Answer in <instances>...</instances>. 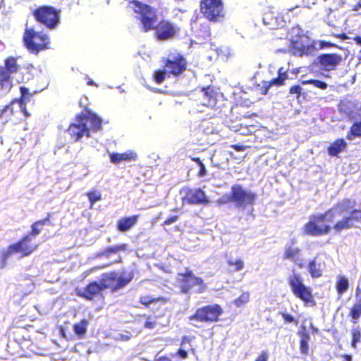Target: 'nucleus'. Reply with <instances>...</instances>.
<instances>
[{
	"instance_id": "864d4df0",
	"label": "nucleus",
	"mask_w": 361,
	"mask_h": 361,
	"mask_svg": "<svg viewBox=\"0 0 361 361\" xmlns=\"http://www.w3.org/2000/svg\"><path fill=\"white\" fill-rule=\"evenodd\" d=\"M268 355L266 352H262L261 355L256 359L255 361H267Z\"/></svg>"
},
{
	"instance_id": "8fccbe9b",
	"label": "nucleus",
	"mask_w": 361,
	"mask_h": 361,
	"mask_svg": "<svg viewBox=\"0 0 361 361\" xmlns=\"http://www.w3.org/2000/svg\"><path fill=\"white\" fill-rule=\"evenodd\" d=\"M200 170L199 171L197 172V176L199 177H203L204 176H206L207 174V170H206V168H205V166L204 164L202 163H201L200 165Z\"/></svg>"
},
{
	"instance_id": "a211bd4d",
	"label": "nucleus",
	"mask_w": 361,
	"mask_h": 361,
	"mask_svg": "<svg viewBox=\"0 0 361 361\" xmlns=\"http://www.w3.org/2000/svg\"><path fill=\"white\" fill-rule=\"evenodd\" d=\"M335 217L336 214L334 209H331L323 214L312 215L309 222L305 226H318L319 224L331 222Z\"/></svg>"
},
{
	"instance_id": "0e129e2a",
	"label": "nucleus",
	"mask_w": 361,
	"mask_h": 361,
	"mask_svg": "<svg viewBox=\"0 0 361 361\" xmlns=\"http://www.w3.org/2000/svg\"><path fill=\"white\" fill-rule=\"evenodd\" d=\"M353 41L359 45H361V37L360 36H355L353 37Z\"/></svg>"
},
{
	"instance_id": "5fc2aeb1",
	"label": "nucleus",
	"mask_w": 361,
	"mask_h": 361,
	"mask_svg": "<svg viewBox=\"0 0 361 361\" xmlns=\"http://www.w3.org/2000/svg\"><path fill=\"white\" fill-rule=\"evenodd\" d=\"M320 45H321L322 48L333 47L335 46V44L334 43H331L330 42H326V41H321L320 42Z\"/></svg>"
},
{
	"instance_id": "052dcab7",
	"label": "nucleus",
	"mask_w": 361,
	"mask_h": 361,
	"mask_svg": "<svg viewBox=\"0 0 361 361\" xmlns=\"http://www.w3.org/2000/svg\"><path fill=\"white\" fill-rule=\"evenodd\" d=\"M20 111L23 112L25 117H29L30 116V113L27 110L26 106L21 107Z\"/></svg>"
},
{
	"instance_id": "e2e57ef3",
	"label": "nucleus",
	"mask_w": 361,
	"mask_h": 361,
	"mask_svg": "<svg viewBox=\"0 0 361 361\" xmlns=\"http://www.w3.org/2000/svg\"><path fill=\"white\" fill-rule=\"evenodd\" d=\"M299 267L302 268L303 267L302 259L298 258L293 261Z\"/></svg>"
},
{
	"instance_id": "5701e85b",
	"label": "nucleus",
	"mask_w": 361,
	"mask_h": 361,
	"mask_svg": "<svg viewBox=\"0 0 361 361\" xmlns=\"http://www.w3.org/2000/svg\"><path fill=\"white\" fill-rule=\"evenodd\" d=\"M347 142L343 138L335 140L327 148V152L331 157H338L339 153L345 150Z\"/></svg>"
},
{
	"instance_id": "a19ab883",
	"label": "nucleus",
	"mask_w": 361,
	"mask_h": 361,
	"mask_svg": "<svg viewBox=\"0 0 361 361\" xmlns=\"http://www.w3.org/2000/svg\"><path fill=\"white\" fill-rule=\"evenodd\" d=\"M126 247H127L126 244H122L120 245H116V246L109 247L106 250L104 255H106L107 257H109L111 253L117 252L120 250H125L126 249Z\"/></svg>"
},
{
	"instance_id": "6e6552de",
	"label": "nucleus",
	"mask_w": 361,
	"mask_h": 361,
	"mask_svg": "<svg viewBox=\"0 0 361 361\" xmlns=\"http://www.w3.org/2000/svg\"><path fill=\"white\" fill-rule=\"evenodd\" d=\"M20 66L18 64V57L10 56L4 59V66H0V90L8 93L12 89V74L18 72Z\"/></svg>"
},
{
	"instance_id": "ea45409f",
	"label": "nucleus",
	"mask_w": 361,
	"mask_h": 361,
	"mask_svg": "<svg viewBox=\"0 0 361 361\" xmlns=\"http://www.w3.org/2000/svg\"><path fill=\"white\" fill-rule=\"evenodd\" d=\"M352 347L355 348L357 347V343L361 341V332L360 330L357 329H353L352 331Z\"/></svg>"
},
{
	"instance_id": "58836bf2",
	"label": "nucleus",
	"mask_w": 361,
	"mask_h": 361,
	"mask_svg": "<svg viewBox=\"0 0 361 361\" xmlns=\"http://www.w3.org/2000/svg\"><path fill=\"white\" fill-rule=\"evenodd\" d=\"M86 195L87 196L91 205H93L96 202L102 200V195L97 190L90 191L87 192Z\"/></svg>"
},
{
	"instance_id": "603ef678",
	"label": "nucleus",
	"mask_w": 361,
	"mask_h": 361,
	"mask_svg": "<svg viewBox=\"0 0 361 361\" xmlns=\"http://www.w3.org/2000/svg\"><path fill=\"white\" fill-rule=\"evenodd\" d=\"M178 215H173V216H171L170 217H169L168 219H166L165 221H164V224H173L174 222H176L178 219Z\"/></svg>"
},
{
	"instance_id": "4c0bfd02",
	"label": "nucleus",
	"mask_w": 361,
	"mask_h": 361,
	"mask_svg": "<svg viewBox=\"0 0 361 361\" xmlns=\"http://www.w3.org/2000/svg\"><path fill=\"white\" fill-rule=\"evenodd\" d=\"M309 340H310L309 335L304 334L302 336V339L300 341V349L301 353H302V354H307L308 353V350H309V345H308Z\"/></svg>"
},
{
	"instance_id": "423d86ee",
	"label": "nucleus",
	"mask_w": 361,
	"mask_h": 361,
	"mask_svg": "<svg viewBox=\"0 0 361 361\" xmlns=\"http://www.w3.org/2000/svg\"><path fill=\"white\" fill-rule=\"evenodd\" d=\"M288 283L293 294L305 304H314V296L312 288L307 286L303 281L301 274L292 269L291 274L288 277Z\"/></svg>"
},
{
	"instance_id": "de8ad7c7",
	"label": "nucleus",
	"mask_w": 361,
	"mask_h": 361,
	"mask_svg": "<svg viewBox=\"0 0 361 361\" xmlns=\"http://www.w3.org/2000/svg\"><path fill=\"white\" fill-rule=\"evenodd\" d=\"M20 95L25 97L27 99L29 100L30 97L32 96V94L29 92V90L25 87H20Z\"/></svg>"
},
{
	"instance_id": "f704fd0d",
	"label": "nucleus",
	"mask_w": 361,
	"mask_h": 361,
	"mask_svg": "<svg viewBox=\"0 0 361 361\" xmlns=\"http://www.w3.org/2000/svg\"><path fill=\"white\" fill-rule=\"evenodd\" d=\"M227 263L228 264L229 266L233 267V270L234 271H239L244 268V262L239 258H228L227 259Z\"/></svg>"
},
{
	"instance_id": "e433bc0d",
	"label": "nucleus",
	"mask_w": 361,
	"mask_h": 361,
	"mask_svg": "<svg viewBox=\"0 0 361 361\" xmlns=\"http://www.w3.org/2000/svg\"><path fill=\"white\" fill-rule=\"evenodd\" d=\"M250 300V294L248 292L243 293L240 296L234 300V304L236 307H241L242 305L248 302Z\"/></svg>"
},
{
	"instance_id": "ddd939ff",
	"label": "nucleus",
	"mask_w": 361,
	"mask_h": 361,
	"mask_svg": "<svg viewBox=\"0 0 361 361\" xmlns=\"http://www.w3.org/2000/svg\"><path fill=\"white\" fill-rule=\"evenodd\" d=\"M289 49L295 56H309L314 54L316 47L314 44L310 42L307 37L300 35L297 39L291 40Z\"/></svg>"
},
{
	"instance_id": "69168bd1",
	"label": "nucleus",
	"mask_w": 361,
	"mask_h": 361,
	"mask_svg": "<svg viewBox=\"0 0 361 361\" xmlns=\"http://www.w3.org/2000/svg\"><path fill=\"white\" fill-rule=\"evenodd\" d=\"M190 159H191L192 161L196 162V163L198 164V166H199L201 163H202V161H201V159H200L199 157H190Z\"/></svg>"
},
{
	"instance_id": "473e14b6",
	"label": "nucleus",
	"mask_w": 361,
	"mask_h": 361,
	"mask_svg": "<svg viewBox=\"0 0 361 361\" xmlns=\"http://www.w3.org/2000/svg\"><path fill=\"white\" fill-rule=\"evenodd\" d=\"M301 83L302 85H312L314 87L322 90H325L328 88V84L326 82L317 79L302 80Z\"/></svg>"
},
{
	"instance_id": "4d7b16f0",
	"label": "nucleus",
	"mask_w": 361,
	"mask_h": 361,
	"mask_svg": "<svg viewBox=\"0 0 361 361\" xmlns=\"http://www.w3.org/2000/svg\"><path fill=\"white\" fill-rule=\"evenodd\" d=\"M333 12V10L331 8H327V20H328V24L332 27H335L336 25L331 21L329 17H330V14Z\"/></svg>"
},
{
	"instance_id": "412c9836",
	"label": "nucleus",
	"mask_w": 361,
	"mask_h": 361,
	"mask_svg": "<svg viewBox=\"0 0 361 361\" xmlns=\"http://www.w3.org/2000/svg\"><path fill=\"white\" fill-rule=\"evenodd\" d=\"M361 225V210L353 209L350 214L338 221L334 226H359Z\"/></svg>"
},
{
	"instance_id": "79ce46f5",
	"label": "nucleus",
	"mask_w": 361,
	"mask_h": 361,
	"mask_svg": "<svg viewBox=\"0 0 361 361\" xmlns=\"http://www.w3.org/2000/svg\"><path fill=\"white\" fill-rule=\"evenodd\" d=\"M302 87L299 85H295L290 87L289 94H295L296 98L299 99L302 94Z\"/></svg>"
},
{
	"instance_id": "13d9d810",
	"label": "nucleus",
	"mask_w": 361,
	"mask_h": 361,
	"mask_svg": "<svg viewBox=\"0 0 361 361\" xmlns=\"http://www.w3.org/2000/svg\"><path fill=\"white\" fill-rule=\"evenodd\" d=\"M178 353L179 356L181 357L183 359L186 358L187 356H188L187 352L185 350H183V349H180L178 350Z\"/></svg>"
},
{
	"instance_id": "bf43d9fd",
	"label": "nucleus",
	"mask_w": 361,
	"mask_h": 361,
	"mask_svg": "<svg viewBox=\"0 0 361 361\" xmlns=\"http://www.w3.org/2000/svg\"><path fill=\"white\" fill-rule=\"evenodd\" d=\"M361 8V0H358V1L353 6V10L355 11H357Z\"/></svg>"
},
{
	"instance_id": "774afa93",
	"label": "nucleus",
	"mask_w": 361,
	"mask_h": 361,
	"mask_svg": "<svg viewBox=\"0 0 361 361\" xmlns=\"http://www.w3.org/2000/svg\"><path fill=\"white\" fill-rule=\"evenodd\" d=\"M345 361H352V357L348 355H343Z\"/></svg>"
},
{
	"instance_id": "4468645a",
	"label": "nucleus",
	"mask_w": 361,
	"mask_h": 361,
	"mask_svg": "<svg viewBox=\"0 0 361 361\" xmlns=\"http://www.w3.org/2000/svg\"><path fill=\"white\" fill-rule=\"evenodd\" d=\"M180 194H182L181 200L183 204H207L209 202L204 192L200 188L185 187L180 190Z\"/></svg>"
},
{
	"instance_id": "0eeeda50",
	"label": "nucleus",
	"mask_w": 361,
	"mask_h": 361,
	"mask_svg": "<svg viewBox=\"0 0 361 361\" xmlns=\"http://www.w3.org/2000/svg\"><path fill=\"white\" fill-rule=\"evenodd\" d=\"M200 11L209 23H221L226 18V11L223 0H200Z\"/></svg>"
},
{
	"instance_id": "2f4dec72",
	"label": "nucleus",
	"mask_w": 361,
	"mask_h": 361,
	"mask_svg": "<svg viewBox=\"0 0 361 361\" xmlns=\"http://www.w3.org/2000/svg\"><path fill=\"white\" fill-rule=\"evenodd\" d=\"M350 315L355 321L357 320L361 316V298H357L355 303L350 310Z\"/></svg>"
},
{
	"instance_id": "39448f33",
	"label": "nucleus",
	"mask_w": 361,
	"mask_h": 361,
	"mask_svg": "<svg viewBox=\"0 0 361 361\" xmlns=\"http://www.w3.org/2000/svg\"><path fill=\"white\" fill-rule=\"evenodd\" d=\"M23 42L30 53L37 55L40 51L49 49L50 39L46 33L36 31L33 27H26Z\"/></svg>"
},
{
	"instance_id": "680f3d73",
	"label": "nucleus",
	"mask_w": 361,
	"mask_h": 361,
	"mask_svg": "<svg viewBox=\"0 0 361 361\" xmlns=\"http://www.w3.org/2000/svg\"><path fill=\"white\" fill-rule=\"evenodd\" d=\"M336 37L337 38H339V39H342V40H345V39H348V37L345 33H341V34L336 35Z\"/></svg>"
},
{
	"instance_id": "dca6fc26",
	"label": "nucleus",
	"mask_w": 361,
	"mask_h": 361,
	"mask_svg": "<svg viewBox=\"0 0 361 361\" xmlns=\"http://www.w3.org/2000/svg\"><path fill=\"white\" fill-rule=\"evenodd\" d=\"M342 61L341 56L337 54H324L318 57V63L324 71L334 70Z\"/></svg>"
},
{
	"instance_id": "c85d7f7f",
	"label": "nucleus",
	"mask_w": 361,
	"mask_h": 361,
	"mask_svg": "<svg viewBox=\"0 0 361 361\" xmlns=\"http://www.w3.org/2000/svg\"><path fill=\"white\" fill-rule=\"evenodd\" d=\"M329 228L330 227H305V233L312 236H318L328 233Z\"/></svg>"
},
{
	"instance_id": "c756f323",
	"label": "nucleus",
	"mask_w": 361,
	"mask_h": 361,
	"mask_svg": "<svg viewBox=\"0 0 361 361\" xmlns=\"http://www.w3.org/2000/svg\"><path fill=\"white\" fill-rule=\"evenodd\" d=\"M300 250L295 246H288L286 248L284 252V257L286 259H291L292 261L295 260L300 257Z\"/></svg>"
},
{
	"instance_id": "393cba45",
	"label": "nucleus",
	"mask_w": 361,
	"mask_h": 361,
	"mask_svg": "<svg viewBox=\"0 0 361 361\" xmlns=\"http://www.w3.org/2000/svg\"><path fill=\"white\" fill-rule=\"evenodd\" d=\"M88 326L89 321L87 319H82L73 325V331L78 338L82 339L85 337Z\"/></svg>"
},
{
	"instance_id": "f257e3e1",
	"label": "nucleus",
	"mask_w": 361,
	"mask_h": 361,
	"mask_svg": "<svg viewBox=\"0 0 361 361\" xmlns=\"http://www.w3.org/2000/svg\"><path fill=\"white\" fill-rule=\"evenodd\" d=\"M129 3L133 5V11L142 32L154 31V37L159 41L171 39L178 33L179 27L170 20H159L157 8L138 0H131Z\"/></svg>"
},
{
	"instance_id": "9b49d317",
	"label": "nucleus",
	"mask_w": 361,
	"mask_h": 361,
	"mask_svg": "<svg viewBox=\"0 0 361 361\" xmlns=\"http://www.w3.org/2000/svg\"><path fill=\"white\" fill-rule=\"evenodd\" d=\"M176 283L183 293H188L193 287L197 293H202L207 289V285L203 280L197 277L191 271L187 270L184 274H179Z\"/></svg>"
},
{
	"instance_id": "2eb2a0df",
	"label": "nucleus",
	"mask_w": 361,
	"mask_h": 361,
	"mask_svg": "<svg viewBox=\"0 0 361 361\" xmlns=\"http://www.w3.org/2000/svg\"><path fill=\"white\" fill-rule=\"evenodd\" d=\"M221 313V308L218 305L206 306L198 309L194 315L189 317V320H198L202 322H216Z\"/></svg>"
},
{
	"instance_id": "c9c22d12",
	"label": "nucleus",
	"mask_w": 361,
	"mask_h": 361,
	"mask_svg": "<svg viewBox=\"0 0 361 361\" xmlns=\"http://www.w3.org/2000/svg\"><path fill=\"white\" fill-rule=\"evenodd\" d=\"M204 132L207 134H214L217 133L216 126L211 121H204L202 123Z\"/></svg>"
},
{
	"instance_id": "49530a36",
	"label": "nucleus",
	"mask_w": 361,
	"mask_h": 361,
	"mask_svg": "<svg viewBox=\"0 0 361 361\" xmlns=\"http://www.w3.org/2000/svg\"><path fill=\"white\" fill-rule=\"evenodd\" d=\"M51 216V214H47V216L44 219L36 221L35 224H33L32 226H42L47 224H49Z\"/></svg>"
},
{
	"instance_id": "f03ea898",
	"label": "nucleus",
	"mask_w": 361,
	"mask_h": 361,
	"mask_svg": "<svg viewBox=\"0 0 361 361\" xmlns=\"http://www.w3.org/2000/svg\"><path fill=\"white\" fill-rule=\"evenodd\" d=\"M75 123H71L67 133L74 141H79L84 135L91 136L90 131L97 132L102 128V120L88 109L75 116Z\"/></svg>"
},
{
	"instance_id": "aec40b11",
	"label": "nucleus",
	"mask_w": 361,
	"mask_h": 361,
	"mask_svg": "<svg viewBox=\"0 0 361 361\" xmlns=\"http://www.w3.org/2000/svg\"><path fill=\"white\" fill-rule=\"evenodd\" d=\"M109 159L114 164H118L121 162H130L136 161L137 154L133 151H127L123 153L112 152L109 154Z\"/></svg>"
},
{
	"instance_id": "4be33fe9",
	"label": "nucleus",
	"mask_w": 361,
	"mask_h": 361,
	"mask_svg": "<svg viewBox=\"0 0 361 361\" xmlns=\"http://www.w3.org/2000/svg\"><path fill=\"white\" fill-rule=\"evenodd\" d=\"M101 283L92 282L90 283L82 291L79 290L78 295L85 298L87 300H92L95 295L99 294L102 290Z\"/></svg>"
},
{
	"instance_id": "09e8293b",
	"label": "nucleus",
	"mask_w": 361,
	"mask_h": 361,
	"mask_svg": "<svg viewBox=\"0 0 361 361\" xmlns=\"http://www.w3.org/2000/svg\"><path fill=\"white\" fill-rule=\"evenodd\" d=\"M154 300V299H153L151 296H148V295L142 296L140 298V302L145 305H149Z\"/></svg>"
},
{
	"instance_id": "bb28decb",
	"label": "nucleus",
	"mask_w": 361,
	"mask_h": 361,
	"mask_svg": "<svg viewBox=\"0 0 361 361\" xmlns=\"http://www.w3.org/2000/svg\"><path fill=\"white\" fill-rule=\"evenodd\" d=\"M288 73L283 70V67H281L278 70V75L276 78L271 80L269 83L271 86H282L285 84V81L288 79Z\"/></svg>"
},
{
	"instance_id": "20e7f679",
	"label": "nucleus",
	"mask_w": 361,
	"mask_h": 361,
	"mask_svg": "<svg viewBox=\"0 0 361 361\" xmlns=\"http://www.w3.org/2000/svg\"><path fill=\"white\" fill-rule=\"evenodd\" d=\"M32 232L21 241L9 246L7 251L3 255V260L0 264L1 269H4L6 267V259L12 254L20 253L23 257L28 256L37 248L39 243L36 241L35 237L40 233V230L37 227H32Z\"/></svg>"
},
{
	"instance_id": "a878e982",
	"label": "nucleus",
	"mask_w": 361,
	"mask_h": 361,
	"mask_svg": "<svg viewBox=\"0 0 361 361\" xmlns=\"http://www.w3.org/2000/svg\"><path fill=\"white\" fill-rule=\"evenodd\" d=\"M349 287L348 279L343 275L336 276V288L338 294L341 296L346 292Z\"/></svg>"
},
{
	"instance_id": "1a4fd4ad",
	"label": "nucleus",
	"mask_w": 361,
	"mask_h": 361,
	"mask_svg": "<svg viewBox=\"0 0 361 361\" xmlns=\"http://www.w3.org/2000/svg\"><path fill=\"white\" fill-rule=\"evenodd\" d=\"M257 195L251 190L244 189L240 185H234L231 187L228 200L234 203L238 208H246L249 206L252 207L255 202ZM253 211V208H252ZM250 219H253L255 216L252 212L249 214Z\"/></svg>"
},
{
	"instance_id": "7c9ffc66",
	"label": "nucleus",
	"mask_w": 361,
	"mask_h": 361,
	"mask_svg": "<svg viewBox=\"0 0 361 361\" xmlns=\"http://www.w3.org/2000/svg\"><path fill=\"white\" fill-rule=\"evenodd\" d=\"M353 103L350 101H341L338 104V110L341 113L350 117L353 114Z\"/></svg>"
},
{
	"instance_id": "b1692460",
	"label": "nucleus",
	"mask_w": 361,
	"mask_h": 361,
	"mask_svg": "<svg viewBox=\"0 0 361 361\" xmlns=\"http://www.w3.org/2000/svg\"><path fill=\"white\" fill-rule=\"evenodd\" d=\"M324 263L319 257L314 258L308 264L309 272L312 278H319L322 276Z\"/></svg>"
},
{
	"instance_id": "338daca9",
	"label": "nucleus",
	"mask_w": 361,
	"mask_h": 361,
	"mask_svg": "<svg viewBox=\"0 0 361 361\" xmlns=\"http://www.w3.org/2000/svg\"><path fill=\"white\" fill-rule=\"evenodd\" d=\"M190 159H191L192 161L196 162V163L198 164V166H199L201 163H202V161H201V159H200L199 157H190Z\"/></svg>"
},
{
	"instance_id": "f8f14e48",
	"label": "nucleus",
	"mask_w": 361,
	"mask_h": 361,
	"mask_svg": "<svg viewBox=\"0 0 361 361\" xmlns=\"http://www.w3.org/2000/svg\"><path fill=\"white\" fill-rule=\"evenodd\" d=\"M133 278L132 273H123L121 275L114 272L108 273L102 276L101 285L103 289L109 288L116 290L126 286Z\"/></svg>"
},
{
	"instance_id": "7ed1b4c3",
	"label": "nucleus",
	"mask_w": 361,
	"mask_h": 361,
	"mask_svg": "<svg viewBox=\"0 0 361 361\" xmlns=\"http://www.w3.org/2000/svg\"><path fill=\"white\" fill-rule=\"evenodd\" d=\"M162 62L164 68L155 70L152 75L157 84H161L166 78H178L184 73L188 66L187 60L181 53L171 54L167 58L163 59Z\"/></svg>"
},
{
	"instance_id": "37998d69",
	"label": "nucleus",
	"mask_w": 361,
	"mask_h": 361,
	"mask_svg": "<svg viewBox=\"0 0 361 361\" xmlns=\"http://www.w3.org/2000/svg\"><path fill=\"white\" fill-rule=\"evenodd\" d=\"M145 328L149 329H153L157 326V322L154 318L148 317L146 322L144 324Z\"/></svg>"
},
{
	"instance_id": "72a5a7b5",
	"label": "nucleus",
	"mask_w": 361,
	"mask_h": 361,
	"mask_svg": "<svg viewBox=\"0 0 361 361\" xmlns=\"http://www.w3.org/2000/svg\"><path fill=\"white\" fill-rule=\"evenodd\" d=\"M140 215H133L130 216H126L121 218L117 226H134L137 222Z\"/></svg>"
},
{
	"instance_id": "a18cd8bd",
	"label": "nucleus",
	"mask_w": 361,
	"mask_h": 361,
	"mask_svg": "<svg viewBox=\"0 0 361 361\" xmlns=\"http://www.w3.org/2000/svg\"><path fill=\"white\" fill-rule=\"evenodd\" d=\"M27 100L28 99L25 98V97H23L22 95H20V97L19 98H14V99H11V101H14V105L18 103L20 106V108H21L23 106H26V103H27Z\"/></svg>"
},
{
	"instance_id": "c03bdc74",
	"label": "nucleus",
	"mask_w": 361,
	"mask_h": 361,
	"mask_svg": "<svg viewBox=\"0 0 361 361\" xmlns=\"http://www.w3.org/2000/svg\"><path fill=\"white\" fill-rule=\"evenodd\" d=\"M262 84H263V85L259 88V91L260 94L265 95L268 93L270 87H271V85L269 81H263Z\"/></svg>"
},
{
	"instance_id": "6ab92c4d",
	"label": "nucleus",
	"mask_w": 361,
	"mask_h": 361,
	"mask_svg": "<svg viewBox=\"0 0 361 361\" xmlns=\"http://www.w3.org/2000/svg\"><path fill=\"white\" fill-rule=\"evenodd\" d=\"M202 105L208 107H214L217 102V92L214 87L209 85L202 87Z\"/></svg>"
},
{
	"instance_id": "9d476101",
	"label": "nucleus",
	"mask_w": 361,
	"mask_h": 361,
	"mask_svg": "<svg viewBox=\"0 0 361 361\" xmlns=\"http://www.w3.org/2000/svg\"><path fill=\"white\" fill-rule=\"evenodd\" d=\"M35 20L47 28L54 29L60 20V10L51 6H41L32 11Z\"/></svg>"
},
{
	"instance_id": "6e6d98bb",
	"label": "nucleus",
	"mask_w": 361,
	"mask_h": 361,
	"mask_svg": "<svg viewBox=\"0 0 361 361\" xmlns=\"http://www.w3.org/2000/svg\"><path fill=\"white\" fill-rule=\"evenodd\" d=\"M283 318L285 319L286 322L289 323L294 322V317L288 314H283Z\"/></svg>"
},
{
	"instance_id": "f3484780",
	"label": "nucleus",
	"mask_w": 361,
	"mask_h": 361,
	"mask_svg": "<svg viewBox=\"0 0 361 361\" xmlns=\"http://www.w3.org/2000/svg\"><path fill=\"white\" fill-rule=\"evenodd\" d=\"M19 112L14 108V101H10L7 104L0 107V121L6 124L12 121Z\"/></svg>"
},
{
	"instance_id": "cd10ccee",
	"label": "nucleus",
	"mask_w": 361,
	"mask_h": 361,
	"mask_svg": "<svg viewBox=\"0 0 361 361\" xmlns=\"http://www.w3.org/2000/svg\"><path fill=\"white\" fill-rule=\"evenodd\" d=\"M361 137V121L355 122L350 127V130L348 132L346 138L349 140L355 137Z\"/></svg>"
},
{
	"instance_id": "3c124183",
	"label": "nucleus",
	"mask_w": 361,
	"mask_h": 361,
	"mask_svg": "<svg viewBox=\"0 0 361 361\" xmlns=\"http://www.w3.org/2000/svg\"><path fill=\"white\" fill-rule=\"evenodd\" d=\"M231 147L237 152H243L246 149L247 147L240 144H233L231 145Z\"/></svg>"
}]
</instances>
